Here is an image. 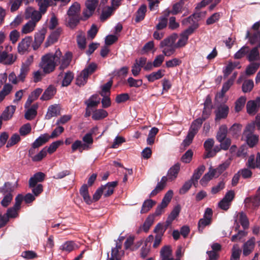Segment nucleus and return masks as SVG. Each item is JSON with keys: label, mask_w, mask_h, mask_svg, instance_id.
I'll return each instance as SVG.
<instances>
[{"label": "nucleus", "mask_w": 260, "mask_h": 260, "mask_svg": "<svg viewBox=\"0 0 260 260\" xmlns=\"http://www.w3.org/2000/svg\"><path fill=\"white\" fill-rule=\"evenodd\" d=\"M20 140V137L18 134H14L8 141L6 147L9 148L14 146L18 143Z\"/></svg>", "instance_id": "nucleus-57"}, {"label": "nucleus", "mask_w": 260, "mask_h": 260, "mask_svg": "<svg viewBox=\"0 0 260 260\" xmlns=\"http://www.w3.org/2000/svg\"><path fill=\"white\" fill-rule=\"evenodd\" d=\"M45 174L42 172H38L34 174L29 180V187L36 186L38 182H42L45 178Z\"/></svg>", "instance_id": "nucleus-23"}, {"label": "nucleus", "mask_w": 260, "mask_h": 260, "mask_svg": "<svg viewBox=\"0 0 260 260\" xmlns=\"http://www.w3.org/2000/svg\"><path fill=\"white\" fill-rule=\"evenodd\" d=\"M247 167L250 169H260V153L258 152L256 154V157L254 155H251L247 161L246 163Z\"/></svg>", "instance_id": "nucleus-9"}, {"label": "nucleus", "mask_w": 260, "mask_h": 260, "mask_svg": "<svg viewBox=\"0 0 260 260\" xmlns=\"http://www.w3.org/2000/svg\"><path fill=\"white\" fill-rule=\"evenodd\" d=\"M254 83L252 80H246L242 85V91L244 92H250L253 88Z\"/></svg>", "instance_id": "nucleus-58"}, {"label": "nucleus", "mask_w": 260, "mask_h": 260, "mask_svg": "<svg viewBox=\"0 0 260 260\" xmlns=\"http://www.w3.org/2000/svg\"><path fill=\"white\" fill-rule=\"evenodd\" d=\"M162 52L164 55L166 56H170L173 55L177 49V47H176V44H173L172 45H170L167 47H161Z\"/></svg>", "instance_id": "nucleus-50"}, {"label": "nucleus", "mask_w": 260, "mask_h": 260, "mask_svg": "<svg viewBox=\"0 0 260 260\" xmlns=\"http://www.w3.org/2000/svg\"><path fill=\"white\" fill-rule=\"evenodd\" d=\"M80 10V5L77 3H74L69 9L67 14L69 16H78V14Z\"/></svg>", "instance_id": "nucleus-41"}, {"label": "nucleus", "mask_w": 260, "mask_h": 260, "mask_svg": "<svg viewBox=\"0 0 260 260\" xmlns=\"http://www.w3.org/2000/svg\"><path fill=\"white\" fill-rule=\"evenodd\" d=\"M61 57V52L59 49L54 53H46L42 56L39 67L45 74L52 73L60 62Z\"/></svg>", "instance_id": "nucleus-1"}, {"label": "nucleus", "mask_w": 260, "mask_h": 260, "mask_svg": "<svg viewBox=\"0 0 260 260\" xmlns=\"http://www.w3.org/2000/svg\"><path fill=\"white\" fill-rule=\"evenodd\" d=\"M61 31V29L59 28L52 32L51 34L48 37L47 41L45 43V47H48V46L56 42L58 39Z\"/></svg>", "instance_id": "nucleus-25"}, {"label": "nucleus", "mask_w": 260, "mask_h": 260, "mask_svg": "<svg viewBox=\"0 0 260 260\" xmlns=\"http://www.w3.org/2000/svg\"><path fill=\"white\" fill-rule=\"evenodd\" d=\"M178 38V35L176 33H173L170 36L164 39L160 43V48L167 47L175 44V42Z\"/></svg>", "instance_id": "nucleus-27"}, {"label": "nucleus", "mask_w": 260, "mask_h": 260, "mask_svg": "<svg viewBox=\"0 0 260 260\" xmlns=\"http://www.w3.org/2000/svg\"><path fill=\"white\" fill-rule=\"evenodd\" d=\"M181 210V207L178 205L174 207L166 220L167 225H170L172 221L178 216Z\"/></svg>", "instance_id": "nucleus-34"}, {"label": "nucleus", "mask_w": 260, "mask_h": 260, "mask_svg": "<svg viewBox=\"0 0 260 260\" xmlns=\"http://www.w3.org/2000/svg\"><path fill=\"white\" fill-rule=\"evenodd\" d=\"M258 107V102L254 101H248L246 105L247 112L249 114H254L257 111Z\"/></svg>", "instance_id": "nucleus-39"}, {"label": "nucleus", "mask_w": 260, "mask_h": 260, "mask_svg": "<svg viewBox=\"0 0 260 260\" xmlns=\"http://www.w3.org/2000/svg\"><path fill=\"white\" fill-rule=\"evenodd\" d=\"M94 129H97V127H95L93 128L92 132L86 134L82 138V142L83 145L86 146L85 148H86V150H88L91 148V146L93 143L92 134Z\"/></svg>", "instance_id": "nucleus-22"}, {"label": "nucleus", "mask_w": 260, "mask_h": 260, "mask_svg": "<svg viewBox=\"0 0 260 260\" xmlns=\"http://www.w3.org/2000/svg\"><path fill=\"white\" fill-rule=\"evenodd\" d=\"M164 70H158L156 72H153L151 74L146 75V77L150 82H153L156 80L161 79L165 75Z\"/></svg>", "instance_id": "nucleus-30"}, {"label": "nucleus", "mask_w": 260, "mask_h": 260, "mask_svg": "<svg viewBox=\"0 0 260 260\" xmlns=\"http://www.w3.org/2000/svg\"><path fill=\"white\" fill-rule=\"evenodd\" d=\"M32 37L27 36L23 38L18 45V51L20 54H24L28 50L32 42Z\"/></svg>", "instance_id": "nucleus-8"}, {"label": "nucleus", "mask_w": 260, "mask_h": 260, "mask_svg": "<svg viewBox=\"0 0 260 260\" xmlns=\"http://www.w3.org/2000/svg\"><path fill=\"white\" fill-rule=\"evenodd\" d=\"M233 83V80L231 79L224 83L222 86L221 92L217 94L216 98H218L222 99L224 96L225 93L228 91L230 87L232 85Z\"/></svg>", "instance_id": "nucleus-44"}, {"label": "nucleus", "mask_w": 260, "mask_h": 260, "mask_svg": "<svg viewBox=\"0 0 260 260\" xmlns=\"http://www.w3.org/2000/svg\"><path fill=\"white\" fill-rule=\"evenodd\" d=\"M146 9L147 7L145 5H141V7L139 8L137 12V15L136 17V22H139L144 18L146 12Z\"/></svg>", "instance_id": "nucleus-49"}, {"label": "nucleus", "mask_w": 260, "mask_h": 260, "mask_svg": "<svg viewBox=\"0 0 260 260\" xmlns=\"http://www.w3.org/2000/svg\"><path fill=\"white\" fill-rule=\"evenodd\" d=\"M158 132V129L155 127H152L149 131L147 138V143L149 145H152L154 142L155 136Z\"/></svg>", "instance_id": "nucleus-46"}, {"label": "nucleus", "mask_w": 260, "mask_h": 260, "mask_svg": "<svg viewBox=\"0 0 260 260\" xmlns=\"http://www.w3.org/2000/svg\"><path fill=\"white\" fill-rule=\"evenodd\" d=\"M79 246L72 241H68L63 243L59 247V249L62 251L67 253H70L71 251L77 249Z\"/></svg>", "instance_id": "nucleus-19"}, {"label": "nucleus", "mask_w": 260, "mask_h": 260, "mask_svg": "<svg viewBox=\"0 0 260 260\" xmlns=\"http://www.w3.org/2000/svg\"><path fill=\"white\" fill-rule=\"evenodd\" d=\"M72 54L70 52H66L63 56L61 54L60 62L59 63L60 64L59 67L60 70L63 71L69 66L72 59Z\"/></svg>", "instance_id": "nucleus-17"}, {"label": "nucleus", "mask_w": 260, "mask_h": 260, "mask_svg": "<svg viewBox=\"0 0 260 260\" xmlns=\"http://www.w3.org/2000/svg\"><path fill=\"white\" fill-rule=\"evenodd\" d=\"M17 187V181L15 183H12L10 182H6L2 186L0 187V193L3 195H13V192Z\"/></svg>", "instance_id": "nucleus-5"}, {"label": "nucleus", "mask_w": 260, "mask_h": 260, "mask_svg": "<svg viewBox=\"0 0 260 260\" xmlns=\"http://www.w3.org/2000/svg\"><path fill=\"white\" fill-rule=\"evenodd\" d=\"M184 4V2L181 0L178 3L174 4L172 6V9L171 10L167 9L165 11V13H167V17L169 16L170 14L177 15L181 12Z\"/></svg>", "instance_id": "nucleus-21"}, {"label": "nucleus", "mask_w": 260, "mask_h": 260, "mask_svg": "<svg viewBox=\"0 0 260 260\" xmlns=\"http://www.w3.org/2000/svg\"><path fill=\"white\" fill-rule=\"evenodd\" d=\"M255 245V239L254 237H251L243 245V254L246 256L249 255L254 250Z\"/></svg>", "instance_id": "nucleus-10"}, {"label": "nucleus", "mask_w": 260, "mask_h": 260, "mask_svg": "<svg viewBox=\"0 0 260 260\" xmlns=\"http://www.w3.org/2000/svg\"><path fill=\"white\" fill-rule=\"evenodd\" d=\"M215 171L212 168H209V171L204 175L200 180V183L202 186H205L213 178L217 177Z\"/></svg>", "instance_id": "nucleus-26"}, {"label": "nucleus", "mask_w": 260, "mask_h": 260, "mask_svg": "<svg viewBox=\"0 0 260 260\" xmlns=\"http://www.w3.org/2000/svg\"><path fill=\"white\" fill-rule=\"evenodd\" d=\"M246 38H248L249 42L251 45H254L260 40V31H247L246 36Z\"/></svg>", "instance_id": "nucleus-28"}, {"label": "nucleus", "mask_w": 260, "mask_h": 260, "mask_svg": "<svg viewBox=\"0 0 260 260\" xmlns=\"http://www.w3.org/2000/svg\"><path fill=\"white\" fill-rule=\"evenodd\" d=\"M229 112V107L225 105H220L217 108V109L215 111V120L216 121H219L221 119H224L226 118Z\"/></svg>", "instance_id": "nucleus-6"}, {"label": "nucleus", "mask_w": 260, "mask_h": 260, "mask_svg": "<svg viewBox=\"0 0 260 260\" xmlns=\"http://www.w3.org/2000/svg\"><path fill=\"white\" fill-rule=\"evenodd\" d=\"M37 23L33 21H28L22 27L21 32L22 34H27L32 32L36 26Z\"/></svg>", "instance_id": "nucleus-38"}, {"label": "nucleus", "mask_w": 260, "mask_h": 260, "mask_svg": "<svg viewBox=\"0 0 260 260\" xmlns=\"http://www.w3.org/2000/svg\"><path fill=\"white\" fill-rule=\"evenodd\" d=\"M245 206L247 208L255 209L260 205V198L255 194L246 198L244 200Z\"/></svg>", "instance_id": "nucleus-12"}, {"label": "nucleus", "mask_w": 260, "mask_h": 260, "mask_svg": "<svg viewBox=\"0 0 260 260\" xmlns=\"http://www.w3.org/2000/svg\"><path fill=\"white\" fill-rule=\"evenodd\" d=\"M245 136L247 143L250 147H253L258 142V136L256 135L247 134Z\"/></svg>", "instance_id": "nucleus-48"}, {"label": "nucleus", "mask_w": 260, "mask_h": 260, "mask_svg": "<svg viewBox=\"0 0 260 260\" xmlns=\"http://www.w3.org/2000/svg\"><path fill=\"white\" fill-rule=\"evenodd\" d=\"M127 83L130 87H139L142 86L143 82L141 79H135L132 77L127 80Z\"/></svg>", "instance_id": "nucleus-55"}, {"label": "nucleus", "mask_w": 260, "mask_h": 260, "mask_svg": "<svg viewBox=\"0 0 260 260\" xmlns=\"http://www.w3.org/2000/svg\"><path fill=\"white\" fill-rule=\"evenodd\" d=\"M180 164L178 163L175 164L171 167L169 170L167 176H166L167 177V180L171 181L175 180L177 177L180 170Z\"/></svg>", "instance_id": "nucleus-18"}, {"label": "nucleus", "mask_w": 260, "mask_h": 260, "mask_svg": "<svg viewBox=\"0 0 260 260\" xmlns=\"http://www.w3.org/2000/svg\"><path fill=\"white\" fill-rule=\"evenodd\" d=\"M188 38L187 36L181 33L180 36V38L177 41V42L175 44L176 47L177 48H180L184 47L187 42H188Z\"/></svg>", "instance_id": "nucleus-59"}, {"label": "nucleus", "mask_w": 260, "mask_h": 260, "mask_svg": "<svg viewBox=\"0 0 260 260\" xmlns=\"http://www.w3.org/2000/svg\"><path fill=\"white\" fill-rule=\"evenodd\" d=\"M43 91V89L41 88H37L28 96V98L25 104L24 107L25 108H28L31 104L35 100H36L39 95L41 94Z\"/></svg>", "instance_id": "nucleus-15"}, {"label": "nucleus", "mask_w": 260, "mask_h": 260, "mask_svg": "<svg viewBox=\"0 0 260 260\" xmlns=\"http://www.w3.org/2000/svg\"><path fill=\"white\" fill-rule=\"evenodd\" d=\"M238 218L239 219L240 222L243 229H247L249 226V223L246 214L243 212H241L237 214L236 216L235 217V221L236 222L237 221Z\"/></svg>", "instance_id": "nucleus-32"}, {"label": "nucleus", "mask_w": 260, "mask_h": 260, "mask_svg": "<svg viewBox=\"0 0 260 260\" xmlns=\"http://www.w3.org/2000/svg\"><path fill=\"white\" fill-rule=\"evenodd\" d=\"M160 260H174L172 255V250L169 245L161 248L160 251Z\"/></svg>", "instance_id": "nucleus-14"}, {"label": "nucleus", "mask_w": 260, "mask_h": 260, "mask_svg": "<svg viewBox=\"0 0 260 260\" xmlns=\"http://www.w3.org/2000/svg\"><path fill=\"white\" fill-rule=\"evenodd\" d=\"M173 194V192L172 190L167 191L160 203L162 206L166 207L168 206L172 198Z\"/></svg>", "instance_id": "nucleus-63"}, {"label": "nucleus", "mask_w": 260, "mask_h": 260, "mask_svg": "<svg viewBox=\"0 0 260 260\" xmlns=\"http://www.w3.org/2000/svg\"><path fill=\"white\" fill-rule=\"evenodd\" d=\"M205 170V167L204 165H201L199 166L197 169H196L194 171L193 175L191 178V180L193 182L198 181V180L200 179V177L204 173Z\"/></svg>", "instance_id": "nucleus-47"}, {"label": "nucleus", "mask_w": 260, "mask_h": 260, "mask_svg": "<svg viewBox=\"0 0 260 260\" xmlns=\"http://www.w3.org/2000/svg\"><path fill=\"white\" fill-rule=\"evenodd\" d=\"M77 41L80 48L83 49L85 48L86 38L82 32H79V35L77 37Z\"/></svg>", "instance_id": "nucleus-60"}, {"label": "nucleus", "mask_w": 260, "mask_h": 260, "mask_svg": "<svg viewBox=\"0 0 260 260\" xmlns=\"http://www.w3.org/2000/svg\"><path fill=\"white\" fill-rule=\"evenodd\" d=\"M47 155V148L44 147L43 148L39 153L37 154L32 156H30L32 161H41L43 158H44Z\"/></svg>", "instance_id": "nucleus-56"}, {"label": "nucleus", "mask_w": 260, "mask_h": 260, "mask_svg": "<svg viewBox=\"0 0 260 260\" xmlns=\"http://www.w3.org/2000/svg\"><path fill=\"white\" fill-rule=\"evenodd\" d=\"M156 202L151 199L145 200L143 205L140 211L141 214L146 213L148 212L150 209L155 204Z\"/></svg>", "instance_id": "nucleus-42"}, {"label": "nucleus", "mask_w": 260, "mask_h": 260, "mask_svg": "<svg viewBox=\"0 0 260 260\" xmlns=\"http://www.w3.org/2000/svg\"><path fill=\"white\" fill-rule=\"evenodd\" d=\"M38 107L39 105L37 103L32 105L26 111L24 115L25 118L29 120L33 119L37 115Z\"/></svg>", "instance_id": "nucleus-29"}, {"label": "nucleus", "mask_w": 260, "mask_h": 260, "mask_svg": "<svg viewBox=\"0 0 260 260\" xmlns=\"http://www.w3.org/2000/svg\"><path fill=\"white\" fill-rule=\"evenodd\" d=\"M49 136L47 134L41 135L32 144L31 147L28 151L29 156L33 155L35 152V149L45 144L49 141Z\"/></svg>", "instance_id": "nucleus-3"}, {"label": "nucleus", "mask_w": 260, "mask_h": 260, "mask_svg": "<svg viewBox=\"0 0 260 260\" xmlns=\"http://www.w3.org/2000/svg\"><path fill=\"white\" fill-rule=\"evenodd\" d=\"M100 103V98L97 94L92 95L86 100L85 102V104L86 105L85 117H88L90 116L91 112L93 111V108L96 107Z\"/></svg>", "instance_id": "nucleus-2"}, {"label": "nucleus", "mask_w": 260, "mask_h": 260, "mask_svg": "<svg viewBox=\"0 0 260 260\" xmlns=\"http://www.w3.org/2000/svg\"><path fill=\"white\" fill-rule=\"evenodd\" d=\"M46 29L42 28L35 34V41L32 45L33 49L37 50L42 44L45 38Z\"/></svg>", "instance_id": "nucleus-11"}, {"label": "nucleus", "mask_w": 260, "mask_h": 260, "mask_svg": "<svg viewBox=\"0 0 260 260\" xmlns=\"http://www.w3.org/2000/svg\"><path fill=\"white\" fill-rule=\"evenodd\" d=\"M203 122V120L201 118H198L194 120L191 123L188 133L195 136L201 126Z\"/></svg>", "instance_id": "nucleus-36"}, {"label": "nucleus", "mask_w": 260, "mask_h": 260, "mask_svg": "<svg viewBox=\"0 0 260 260\" xmlns=\"http://www.w3.org/2000/svg\"><path fill=\"white\" fill-rule=\"evenodd\" d=\"M240 69L241 66L239 62H232L229 61L228 65L225 67L223 70V75L225 77H227L235 69Z\"/></svg>", "instance_id": "nucleus-31"}, {"label": "nucleus", "mask_w": 260, "mask_h": 260, "mask_svg": "<svg viewBox=\"0 0 260 260\" xmlns=\"http://www.w3.org/2000/svg\"><path fill=\"white\" fill-rule=\"evenodd\" d=\"M259 67L258 63L253 62L250 64L246 68V74L247 75H251L254 74Z\"/></svg>", "instance_id": "nucleus-61"}, {"label": "nucleus", "mask_w": 260, "mask_h": 260, "mask_svg": "<svg viewBox=\"0 0 260 260\" xmlns=\"http://www.w3.org/2000/svg\"><path fill=\"white\" fill-rule=\"evenodd\" d=\"M73 78L74 75L71 72L68 71L66 73L62 81V86H69L71 84L72 80L73 79Z\"/></svg>", "instance_id": "nucleus-53"}, {"label": "nucleus", "mask_w": 260, "mask_h": 260, "mask_svg": "<svg viewBox=\"0 0 260 260\" xmlns=\"http://www.w3.org/2000/svg\"><path fill=\"white\" fill-rule=\"evenodd\" d=\"M228 133V128L225 125H221L219 129V131L216 135V139L219 142L223 141L224 139H226V137Z\"/></svg>", "instance_id": "nucleus-40"}, {"label": "nucleus", "mask_w": 260, "mask_h": 260, "mask_svg": "<svg viewBox=\"0 0 260 260\" xmlns=\"http://www.w3.org/2000/svg\"><path fill=\"white\" fill-rule=\"evenodd\" d=\"M56 92V88L52 85H49L45 90L40 99L42 101H48L51 99Z\"/></svg>", "instance_id": "nucleus-24"}, {"label": "nucleus", "mask_w": 260, "mask_h": 260, "mask_svg": "<svg viewBox=\"0 0 260 260\" xmlns=\"http://www.w3.org/2000/svg\"><path fill=\"white\" fill-rule=\"evenodd\" d=\"M248 52L247 58L249 61H253L258 59L259 53L258 50V47L253 48L251 50H249Z\"/></svg>", "instance_id": "nucleus-43"}, {"label": "nucleus", "mask_w": 260, "mask_h": 260, "mask_svg": "<svg viewBox=\"0 0 260 260\" xmlns=\"http://www.w3.org/2000/svg\"><path fill=\"white\" fill-rule=\"evenodd\" d=\"M246 98L244 96L240 97L235 102V111L237 112L240 111L244 107Z\"/></svg>", "instance_id": "nucleus-54"}, {"label": "nucleus", "mask_w": 260, "mask_h": 260, "mask_svg": "<svg viewBox=\"0 0 260 260\" xmlns=\"http://www.w3.org/2000/svg\"><path fill=\"white\" fill-rule=\"evenodd\" d=\"M80 193L87 204L90 205L92 203V200L89 194L88 187L86 184H84L81 186L80 189Z\"/></svg>", "instance_id": "nucleus-35"}, {"label": "nucleus", "mask_w": 260, "mask_h": 260, "mask_svg": "<svg viewBox=\"0 0 260 260\" xmlns=\"http://www.w3.org/2000/svg\"><path fill=\"white\" fill-rule=\"evenodd\" d=\"M206 14V12H196L193 13L192 15H190L186 19H184L182 20V23L183 25H187L188 24H191L192 22L193 21V18L198 20V19H200L202 17H204Z\"/></svg>", "instance_id": "nucleus-20"}, {"label": "nucleus", "mask_w": 260, "mask_h": 260, "mask_svg": "<svg viewBox=\"0 0 260 260\" xmlns=\"http://www.w3.org/2000/svg\"><path fill=\"white\" fill-rule=\"evenodd\" d=\"M15 110L16 107L15 106H8L3 112L0 117H2V119L4 120H9L12 117Z\"/></svg>", "instance_id": "nucleus-33"}, {"label": "nucleus", "mask_w": 260, "mask_h": 260, "mask_svg": "<svg viewBox=\"0 0 260 260\" xmlns=\"http://www.w3.org/2000/svg\"><path fill=\"white\" fill-rule=\"evenodd\" d=\"M117 185V182L113 181L108 182L105 185L101 186V188L103 190L104 196L106 197L111 196L113 193L114 189Z\"/></svg>", "instance_id": "nucleus-16"}, {"label": "nucleus", "mask_w": 260, "mask_h": 260, "mask_svg": "<svg viewBox=\"0 0 260 260\" xmlns=\"http://www.w3.org/2000/svg\"><path fill=\"white\" fill-rule=\"evenodd\" d=\"M60 114V107L58 105L54 104L50 106L45 115L46 119H50L53 117H56Z\"/></svg>", "instance_id": "nucleus-13"}, {"label": "nucleus", "mask_w": 260, "mask_h": 260, "mask_svg": "<svg viewBox=\"0 0 260 260\" xmlns=\"http://www.w3.org/2000/svg\"><path fill=\"white\" fill-rule=\"evenodd\" d=\"M248 52L249 47L244 46L234 54V58L235 59H240L243 57Z\"/></svg>", "instance_id": "nucleus-62"}, {"label": "nucleus", "mask_w": 260, "mask_h": 260, "mask_svg": "<svg viewBox=\"0 0 260 260\" xmlns=\"http://www.w3.org/2000/svg\"><path fill=\"white\" fill-rule=\"evenodd\" d=\"M12 89V86L10 84L4 85L2 91H0V103L3 101L5 96L10 93Z\"/></svg>", "instance_id": "nucleus-52"}, {"label": "nucleus", "mask_w": 260, "mask_h": 260, "mask_svg": "<svg viewBox=\"0 0 260 260\" xmlns=\"http://www.w3.org/2000/svg\"><path fill=\"white\" fill-rule=\"evenodd\" d=\"M16 55L8 53L6 51L0 53V63L5 65L13 64L16 60Z\"/></svg>", "instance_id": "nucleus-7"}, {"label": "nucleus", "mask_w": 260, "mask_h": 260, "mask_svg": "<svg viewBox=\"0 0 260 260\" xmlns=\"http://www.w3.org/2000/svg\"><path fill=\"white\" fill-rule=\"evenodd\" d=\"M92 112L93 114L92 115V118L94 120L103 119L108 115L107 111L103 109H96Z\"/></svg>", "instance_id": "nucleus-37"}, {"label": "nucleus", "mask_w": 260, "mask_h": 260, "mask_svg": "<svg viewBox=\"0 0 260 260\" xmlns=\"http://www.w3.org/2000/svg\"><path fill=\"white\" fill-rule=\"evenodd\" d=\"M241 250L237 244H235L232 248V253L231 260H239Z\"/></svg>", "instance_id": "nucleus-64"}, {"label": "nucleus", "mask_w": 260, "mask_h": 260, "mask_svg": "<svg viewBox=\"0 0 260 260\" xmlns=\"http://www.w3.org/2000/svg\"><path fill=\"white\" fill-rule=\"evenodd\" d=\"M169 226L166 223L165 225L161 223H158L155 227L154 232L156 234V235L162 236Z\"/></svg>", "instance_id": "nucleus-51"}, {"label": "nucleus", "mask_w": 260, "mask_h": 260, "mask_svg": "<svg viewBox=\"0 0 260 260\" xmlns=\"http://www.w3.org/2000/svg\"><path fill=\"white\" fill-rule=\"evenodd\" d=\"M42 13H43L41 11L40 12L32 7H28L25 10L24 16L25 19H31L29 21L37 23L42 18Z\"/></svg>", "instance_id": "nucleus-4"}, {"label": "nucleus", "mask_w": 260, "mask_h": 260, "mask_svg": "<svg viewBox=\"0 0 260 260\" xmlns=\"http://www.w3.org/2000/svg\"><path fill=\"white\" fill-rule=\"evenodd\" d=\"M85 147L86 146L83 145L82 141L77 140L72 145V151L74 152L78 150L79 152H82L84 150H86Z\"/></svg>", "instance_id": "nucleus-45"}]
</instances>
